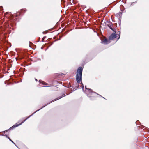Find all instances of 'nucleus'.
I'll return each mask as SVG.
<instances>
[{"label":"nucleus","mask_w":149,"mask_h":149,"mask_svg":"<svg viewBox=\"0 0 149 149\" xmlns=\"http://www.w3.org/2000/svg\"><path fill=\"white\" fill-rule=\"evenodd\" d=\"M31 115L30 116H29L26 119H25L24 121H22L21 123L20 124H16L14 125H13L12 127L10 128V129H12L13 128H15V127H17L18 126H19L20 125H21L23 123H24V122H25L28 118L29 117H30Z\"/></svg>","instance_id":"nucleus-2"},{"label":"nucleus","mask_w":149,"mask_h":149,"mask_svg":"<svg viewBox=\"0 0 149 149\" xmlns=\"http://www.w3.org/2000/svg\"><path fill=\"white\" fill-rule=\"evenodd\" d=\"M83 68L82 67H79L77 70V74L76 75V79L78 83L81 84V87L84 88V86L81 82V78Z\"/></svg>","instance_id":"nucleus-1"},{"label":"nucleus","mask_w":149,"mask_h":149,"mask_svg":"<svg viewBox=\"0 0 149 149\" xmlns=\"http://www.w3.org/2000/svg\"><path fill=\"white\" fill-rule=\"evenodd\" d=\"M35 80L36 81H37V80L36 79H35Z\"/></svg>","instance_id":"nucleus-11"},{"label":"nucleus","mask_w":149,"mask_h":149,"mask_svg":"<svg viewBox=\"0 0 149 149\" xmlns=\"http://www.w3.org/2000/svg\"><path fill=\"white\" fill-rule=\"evenodd\" d=\"M116 37V33H113L109 37V40H113Z\"/></svg>","instance_id":"nucleus-3"},{"label":"nucleus","mask_w":149,"mask_h":149,"mask_svg":"<svg viewBox=\"0 0 149 149\" xmlns=\"http://www.w3.org/2000/svg\"><path fill=\"white\" fill-rule=\"evenodd\" d=\"M65 96V95H62V96L61 97H60V98H57V99H55V100H53V101H55V100H58V99H60V98H61V97H63L64 96Z\"/></svg>","instance_id":"nucleus-9"},{"label":"nucleus","mask_w":149,"mask_h":149,"mask_svg":"<svg viewBox=\"0 0 149 149\" xmlns=\"http://www.w3.org/2000/svg\"><path fill=\"white\" fill-rule=\"evenodd\" d=\"M40 82L41 83H42V84H43V85H47V84H46V83H45V82L43 81H41V80H40Z\"/></svg>","instance_id":"nucleus-7"},{"label":"nucleus","mask_w":149,"mask_h":149,"mask_svg":"<svg viewBox=\"0 0 149 149\" xmlns=\"http://www.w3.org/2000/svg\"><path fill=\"white\" fill-rule=\"evenodd\" d=\"M104 44H107L109 43L108 40L107 39H105L102 42Z\"/></svg>","instance_id":"nucleus-6"},{"label":"nucleus","mask_w":149,"mask_h":149,"mask_svg":"<svg viewBox=\"0 0 149 149\" xmlns=\"http://www.w3.org/2000/svg\"><path fill=\"white\" fill-rule=\"evenodd\" d=\"M6 137H7V138L9 139V140L10 141L13 143H14V142L8 136H7Z\"/></svg>","instance_id":"nucleus-8"},{"label":"nucleus","mask_w":149,"mask_h":149,"mask_svg":"<svg viewBox=\"0 0 149 149\" xmlns=\"http://www.w3.org/2000/svg\"><path fill=\"white\" fill-rule=\"evenodd\" d=\"M107 22L108 23V24H107V25L108 26V27L112 30H113V29L112 28V26H113V24L111 22Z\"/></svg>","instance_id":"nucleus-4"},{"label":"nucleus","mask_w":149,"mask_h":149,"mask_svg":"<svg viewBox=\"0 0 149 149\" xmlns=\"http://www.w3.org/2000/svg\"><path fill=\"white\" fill-rule=\"evenodd\" d=\"M122 14V13L121 12H119L118 13L116 14V16L118 18H120L121 15Z\"/></svg>","instance_id":"nucleus-5"},{"label":"nucleus","mask_w":149,"mask_h":149,"mask_svg":"<svg viewBox=\"0 0 149 149\" xmlns=\"http://www.w3.org/2000/svg\"><path fill=\"white\" fill-rule=\"evenodd\" d=\"M85 88L86 89H88V90H91V89H87L86 88V86H85Z\"/></svg>","instance_id":"nucleus-10"}]
</instances>
